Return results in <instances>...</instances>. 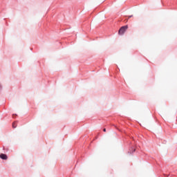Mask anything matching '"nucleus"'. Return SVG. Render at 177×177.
<instances>
[{
	"instance_id": "423d86ee",
	"label": "nucleus",
	"mask_w": 177,
	"mask_h": 177,
	"mask_svg": "<svg viewBox=\"0 0 177 177\" xmlns=\"http://www.w3.org/2000/svg\"><path fill=\"white\" fill-rule=\"evenodd\" d=\"M103 131H104V132H106V129H103Z\"/></svg>"
},
{
	"instance_id": "39448f33",
	"label": "nucleus",
	"mask_w": 177,
	"mask_h": 177,
	"mask_svg": "<svg viewBox=\"0 0 177 177\" xmlns=\"http://www.w3.org/2000/svg\"><path fill=\"white\" fill-rule=\"evenodd\" d=\"M136 149H133L132 152H130V153H134Z\"/></svg>"
},
{
	"instance_id": "7ed1b4c3",
	"label": "nucleus",
	"mask_w": 177,
	"mask_h": 177,
	"mask_svg": "<svg viewBox=\"0 0 177 177\" xmlns=\"http://www.w3.org/2000/svg\"><path fill=\"white\" fill-rule=\"evenodd\" d=\"M17 123H16V122H14L12 123V128H17Z\"/></svg>"
},
{
	"instance_id": "20e7f679",
	"label": "nucleus",
	"mask_w": 177,
	"mask_h": 177,
	"mask_svg": "<svg viewBox=\"0 0 177 177\" xmlns=\"http://www.w3.org/2000/svg\"><path fill=\"white\" fill-rule=\"evenodd\" d=\"M2 89V86L0 84V91Z\"/></svg>"
},
{
	"instance_id": "f257e3e1",
	"label": "nucleus",
	"mask_w": 177,
	"mask_h": 177,
	"mask_svg": "<svg viewBox=\"0 0 177 177\" xmlns=\"http://www.w3.org/2000/svg\"><path fill=\"white\" fill-rule=\"evenodd\" d=\"M127 30H128V25H126L124 26L121 27L118 32L120 35H122L124 32H125Z\"/></svg>"
},
{
	"instance_id": "0eeeda50",
	"label": "nucleus",
	"mask_w": 177,
	"mask_h": 177,
	"mask_svg": "<svg viewBox=\"0 0 177 177\" xmlns=\"http://www.w3.org/2000/svg\"><path fill=\"white\" fill-rule=\"evenodd\" d=\"M133 17V15H131V16H129V17L131 18V17Z\"/></svg>"
},
{
	"instance_id": "f03ea898",
	"label": "nucleus",
	"mask_w": 177,
	"mask_h": 177,
	"mask_svg": "<svg viewBox=\"0 0 177 177\" xmlns=\"http://www.w3.org/2000/svg\"><path fill=\"white\" fill-rule=\"evenodd\" d=\"M0 158H1V160H8V156L6 154L1 153L0 154Z\"/></svg>"
}]
</instances>
